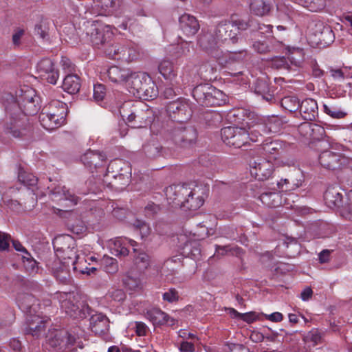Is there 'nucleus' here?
Segmentation results:
<instances>
[{"instance_id":"obj_1","label":"nucleus","mask_w":352,"mask_h":352,"mask_svg":"<svg viewBox=\"0 0 352 352\" xmlns=\"http://www.w3.org/2000/svg\"><path fill=\"white\" fill-rule=\"evenodd\" d=\"M3 106L6 113V121L3 126V134L8 138L22 139L29 136L32 126L20 107L14 101V96L6 94L3 97Z\"/></svg>"},{"instance_id":"obj_2","label":"nucleus","mask_w":352,"mask_h":352,"mask_svg":"<svg viewBox=\"0 0 352 352\" xmlns=\"http://www.w3.org/2000/svg\"><path fill=\"white\" fill-rule=\"evenodd\" d=\"M249 27L254 29V25L250 19H232L231 21H223L214 30V36L210 32H205L200 37V42L211 43L221 41L235 43L239 42L238 31L245 30Z\"/></svg>"},{"instance_id":"obj_3","label":"nucleus","mask_w":352,"mask_h":352,"mask_svg":"<svg viewBox=\"0 0 352 352\" xmlns=\"http://www.w3.org/2000/svg\"><path fill=\"white\" fill-rule=\"evenodd\" d=\"M124 120L132 128H142L151 122L152 111L144 103L127 101L119 109Z\"/></svg>"},{"instance_id":"obj_4","label":"nucleus","mask_w":352,"mask_h":352,"mask_svg":"<svg viewBox=\"0 0 352 352\" xmlns=\"http://www.w3.org/2000/svg\"><path fill=\"white\" fill-rule=\"evenodd\" d=\"M131 177V172L129 164L121 160H116L109 163L103 182L107 187L121 191L129 184Z\"/></svg>"},{"instance_id":"obj_5","label":"nucleus","mask_w":352,"mask_h":352,"mask_svg":"<svg viewBox=\"0 0 352 352\" xmlns=\"http://www.w3.org/2000/svg\"><path fill=\"white\" fill-rule=\"evenodd\" d=\"M54 299L58 301L60 309L74 319L85 318L92 312L91 307L80 301L79 296L74 292H56Z\"/></svg>"},{"instance_id":"obj_6","label":"nucleus","mask_w":352,"mask_h":352,"mask_svg":"<svg viewBox=\"0 0 352 352\" xmlns=\"http://www.w3.org/2000/svg\"><path fill=\"white\" fill-rule=\"evenodd\" d=\"M128 89L134 96L145 100L155 98L159 93L155 83L146 73L134 72L129 81Z\"/></svg>"},{"instance_id":"obj_7","label":"nucleus","mask_w":352,"mask_h":352,"mask_svg":"<svg viewBox=\"0 0 352 352\" xmlns=\"http://www.w3.org/2000/svg\"><path fill=\"white\" fill-rule=\"evenodd\" d=\"M54 248L57 258L64 261L67 265H71L74 271L78 270L81 261H79L76 243L73 237L69 235L60 237L54 243Z\"/></svg>"},{"instance_id":"obj_8","label":"nucleus","mask_w":352,"mask_h":352,"mask_svg":"<svg viewBox=\"0 0 352 352\" xmlns=\"http://www.w3.org/2000/svg\"><path fill=\"white\" fill-rule=\"evenodd\" d=\"M192 96L201 106L219 107L226 103V96L210 84H200L192 90Z\"/></svg>"},{"instance_id":"obj_9","label":"nucleus","mask_w":352,"mask_h":352,"mask_svg":"<svg viewBox=\"0 0 352 352\" xmlns=\"http://www.w3.org/2000/svg\"><path fill=\"white\" fill-rule=\"evenodd\" d=\"M198 134L197 130L191 126L179 124L171 129L168 133V139L177 147L181 148H190L197 141Z\"/></svg>"},{"instance_id":"obj_10","label":"nucleus","mask_w":352,"mask_h":352,"mask_svg":"<svg viewBox=\"0 0 352 352\" xmlns=\"http://www.w3.org/2000/svg\"><path fill=\"white\" fill-rule=\"evenodd\" d=\"M20 94L14 97V101L22 111V113L28 118L37 113L41 108L40 98L36 95L32 89L27 88L25 90L20 89Z\"/></svg>"},{"instance_id":"obj_11","label":"nucleus","mask_w":352,"mask_h":352,"mask_svg":"<svg viewBox=\"0 0 352 352\" xmlns=\"http://www.w3.org/2000/svg\"><path fill=\"white\" fill-rule=\"evenodd\" d=\"M223 142L229 146L241 148L248 144V132L245 127L228 126L221 129Z\"/></svg>"},{"instance_id":"obj_12","label":"nucleus","mask_w":352,"mask_h":352,"mask_svg":"<svg viewBox=\"0 0 352 352\" xmlns=\"http://www.w3.org/2000/svg\"><path fill=\"white\" fill-rule=\"evenodd\" d=\"M320 164L325 169L336 170L342 169L348 164V158L342 153L331 150L322 151L318 157Z\"/></svg>"},{"instance_id":"obj_13","label":"nucleus","mask_w":352,"mask_h":352,"mask_svg":"<svg viewBox=\"0 0 352 352\" xmlns=\"http://www.w3.org/2000/svg\"><path fill=\"white\" fill-rule=\"evenodd\" d=\"M166 111L169 117L177 122L189 120L192 113L189 103L180 99L170 102L166 106Z\"/></svg>"},{"instance_id":"obj_14","label":"nucleus","mask_w":352,"mask_h":352,"mask_svg":"<svg viewBox=\"0 0 352 352\" xmlns=\"http://www.w3.org/2000/svg\"><path fill=\"white\" fill-rule=\"evenodd\" d=\"M76 337L65 329H59L52 331L47 339L50 346L65 351L74 344Z\"/></svg>"},{"instance_id":"obj_15","label":"nucleus","mask_w":352,"mask_h":352,"mask_svg":"<svg viewBox=\"0 0 352 352\" xmlns=\"http://www.w3.org/2000/svg\"><path fill=\"white\" fill-rule=\"evenodd\" d=\"M192 193V188L186 184L171 185L166 188L165 195L169 204L175 208H182L187 195Z\"/></svg>"},{"instance_id":"obj_16","label":"nucleus","mask_w":352,"mask_h":352,"mask_svg":"<svg viewBox=\"0 0 352 352\" xmlns=\"http://www.w3.org/2000/svg\"><path fill=\"white\" fill-rule=\"evenodd\" d=\"M274 170V164L265 158L258 159L250 164V173L255 179L261 181L268 179Z\"/></svg>"},{"instance_id":"obj_17","label":"nucleus","mask_w":352,"mask_h":352,"mask_svg":"<svg viewBox=\"0 0 352 352\" xmlns=\"http://www.w3.org/2000/svg\"><path fill=\"white\" fill-rule=\"evenodd\" d=\"M298 132L306 140L309 141V144L320 141L325 135L324 129L316 123L303 122L298 126Z\"/></svg>"},{"instance_id":"obj_18","label":"nucleus","mask_w":352,"mask_h":352,"mask_svg":"<svg viewBox=\"0 0 352 352\" xmlns=\"http://www.w3.org/2000/svg\"><path fill=\"white\" fill-rule=\"evenodd\" d=\"M36 69L40 76L45 78L48 82L52 85L56 84L59 74L51 59H42L38 63Z\"/></svg>"},{"instance_id":"obj_19","label":"nucleus","mask_w":352,"mask_h":352,"mask_svg":"<svg viewBox=\"0 0 352 352\" xmlns=\"http://www.w3.org/2000/svg\"><path fill=\"white\" fill-rule=\"evenodd\" d=\"M47 321L39 316H28L26 318L25 334L38 338L45 330Z\"/></svg>"},{"instance_id":"obj_20","label":"nucleus","mask_w":352,"mask_h":352,"mask_svg":"<svg viewBox=\"0 0 352 352\" xmlns=\"http://www.w3.org/2000/svg\"><path fill=\"white\" fill-rule=\"evenodd\" d=\"M142 151L146 157L150 160L166 157L168 154V149L157 140H151L146 142L142 146Z\"/></svg>"},{"instance_id":"obj_21","label":"nucleus","mask_w":352,"mask_h":352,"mask_svg":"<svg viewBox=\"0 0 352 352\" xmlns=\"http://www.w3.org/2000/svg\"><path fill=\"white\" fill-rule=\"evenodd\" d=\"M343 197L342 190L338 186H329L324 194L327 206L333 209L342 206Z\"/></svg>"},{"instance_id":"obj_22","label":"nucleus","mask_w":352,"mask_h":352,"mask_svg":"<svg viewBox=\"0 0 352 352\" xmlns=\"http://www.w3.org/2000/svg\"><path fill=\"white\" fill-rule=\"evenodd\" d=\"M179 28L187 37L195 36L200 28L197 19L189 14H184L179 19Z\"/></svg>"},{"instance_id":"obj_23","label":"nucleus","mask_w":352,"mask_h":352,"mask_svg":"<svg viewBox=\"0 0 352 352\" xmlns=\"http://www.w3.org/2000/svg\"><path fill=\"white\" fill-rule=\"evenodd\" d=\"M109 79L114 83L122 84L124 82L129 85V81L134 72L129 69L113 65L110 67L107 72Z\"/></svg>"},{"instance_id":"obj_24","label":"nucleus","mask_w":352,"mask_h":352,"mask_svg":"<svg viewBox=\"0 0 352 352\" xmlns=\"http://www.w3.org/2000/svg\"><path fill=\"white\" fill-rule=\"evenodd\" d=\"M106 155L100 151H88L81 158L83 164L89 168H99L106 163Z\"/></svg>"},{"instance_id":"obj_25","label":"nucleus","mask_w":352,"mask_h":352,"mask_svg":"<svg viewBox=\"0 0 352 352\" xmlns=\"http://www.w3.org/2000/svg\"><path fill=\"white\" fill-rule=\"evenodd\" d=\"M90 327L96 334H105L109 329V318L102 313L93 314L90 318Z\"/></svg>"},{"instance_id":"obj_26","label":"nucleus","mask_w":352,"mask_h":352,"mask_svg":"<svg viewBox=\"0 0 352 352\" xmlns=\"http://www.w3.org/2000/svg\"><path fill=\"white\" fill-rule=\"evenodd\" d=\"M302 118L305 120L312 121L318 114L316 101L311 98H306L300 104L299 109Z\"/></svg>"},{"instance_id":"obj_27","label":"nucleus","mask_w":352,"mask_h":352,"mask_svg":"<svg viewBox=\"0 0 352 352\" xmlns=\"http://www.w3.org/2000/svg\"><path fill=\"white\" fill-rule=\"evenodd\" d=\"M47 267L51 270L54 276L61 281H64L67 279L68 276V270L70 265H67L64 263V261L59 259L58 258H55L52 261L49 259L46 263Z\"/></svg>"},{"instance_id":"obj_28","label":"nucleus","mask_w":352,"mask_h":352,"mask_svg":"<svg viewBox=\"0 0 352 352\" xmlns=\"http://www.w3.org/2000/svg\"><path fill=\"white\" fill-rule=\"evenodd\" d=\"M65 120L63 118L58 115L49 114V113L41 112L39 115V121L43 128L48 131H52L60 127Z\"/></svg>"},{"instance_id":"obj_29","label":"nucleus","mask_w":352,"mask_h":352,"mask_svg":"<svg viewBox=\"0 0 352 352\" xmlns=\"http://www.w3.org/2000/svg\"><path fill=\"white\" fill-rule=\"evenodd\" d=\"M261 201L269 208H276L283 204H287L286 199L283 203L282 195L277 191H265L259 196Z\"/></svg>"},{"instance_id":"obj_30","label":"nucleus","mask_w":352,"mask_h":352,"mask_svg":"<svg viewBox=\"0 0 352 352\" xmlns=\"http://www.w3.org/2000/svg\"><path fill=\"white\" fill-rule=\"evenodd\" d=\"M301 183L302 175L299 170H296L287 178L281 179L280 181L277 183V186L278 188L283 190L289 191L298 188L301 185Z\"/></svg>"},{"instance_id":"obj_31","label":"nucleus","mask_w":352,"mask_h":352,"mask_svg":"<svg viewBox=\"0 0 352 352\" xmlns=\"http://www.w3.org/2000/svg\"><path fill=\"white\" fill-rule=\"evenodd\" d=\"M263 123L260 127H263L264 132L276 133L282 129L287 121L278 116H271L265 118Z\"/></svg>"},{"instance_id":"obj_32","label":"nucleus","mask_w":352,"mask_h":352,"mask_svg":"<svg viewBox=\"0 0 352 352\" xmlns=\"http://www.w3.org/2000/svg\"><path fill=\"white\" fill-rule=\"evenodd\" d=\"M254 92L262 96V98L269 102H274L275 97L274 90L270 87L269 83L263 79H257L255 87Z\"/></svg>"},{"instance_id":"obj_33","label":"nucleus","mask_w":352,"mask_h":352,"mask_svg":"<svg viewBox=\"0 0 352 352\" xmlns=\"http://www.w3.org/2000/svg\"><path fill=\"white\" fill-rule=\"evenodd\" d=\"M80 87V79L76 74H67L63 79L62 87L65 91L70 94H77Z\"/></svg>"},{"instance_id":"obj_34","label":"nucleus","mask_w":352,"mask_h":352,"mask_svg":"<svg viewBox=\"0 0 352 352\" xmlns=\"http://www.w3.org/2000/svg\"><path fill=\"white\" fill-rule=\"evenodd\" d=\"M158 70L165 79L171 82L175 81V83H172L173 86L178 84V82L175 80L177 73L171 61L168 60H162L158 65Z\"/></svg>"},{"instance_id":"obj_35","label":"nucleus","mask_w":352,"mask_h":352,"mask_svg":"<svg viewBox=\"0 0 352 352\" xmlns=\"http://www.w3.org/2000/svg\"><path fill=\"white\" fill-rule=\"evenodd\" d=\"M51 192L58 199H65L70 201L74 205L77 204L80 197L76 195L74 192L70 191L65 186H58L52 189Z\"/></svg>"},{"instance_id":"obj_36","label":"nucleus","mask_w":352,"mask_h":352,"mask_svg":"<svg viewBox=\"0 0 352 352\" xmlns=\"http://www.w3.org/2000/svg\"><path fill=\"white\" fill-rule=\"evenodd\" d=\"M242 113L245 116L243 119L245 128L251 129L252 128H258L263 129V127H260L263 125L265 118L260 117L257 113L252 111H248L247 110H241Z\"/></svg>"},{"instance_id":"obj_37","label":"nucleus","mask_w":352,"mask_h":352,"mask_svg":"<svg viewBox=\"0 0 352 352\" xmlns=\"http://www.w3.org/2000/svg\"><path fill=\"white\" fill-rule=\"evenodd\" d=\"M43 113H49V114L63 116L65 118L67 113V104L58 99L51 100L42 110Z\"/></svg>"},{"instance_id":"obj_38","label":"nucleus","mask_w":352,"mask_h":352,"mask_svg":"<svg viewBox=\"0 0 352 352\" xmlns=\"http://www.w3.org/2000/svg\"><path fill=\"white\" fill-rule=\"evenodd\" d=\"M99 181L100 179L94 177L89 178L84 184H80L76 188L77 194L85 195L89 193L96 194L101 191L100 187L98 185Z\"/></svg>"},{"instance_id":"obj_39","label":"nucleus","mask_w":352,"mask_h":352,"mask_svg":"<svg viewBox=\"0 0 352 352\" xmlns=\"http://www.w3.org/2000/svg\"><path fill=\"white\" fill-rule=\"evenodd\" d=\"M146 317L153 325H162L168 322L170 319L168 314L159 309H153L147 311Z\"/></svg>"},{"instance_id":"obj_40","label":"nucleus","mask_w":352,"mask_h":352,"mask_svg":"<svg viewBox=\"0 0 352 352\" xmlns=\"http://www.w3.org/2000/svg\"><path fill=\"white\" fill-rule=\"evenodd\" d=\"M251 12L258 16H263L269 14L270 5L264 0H252L250 6Z\"/></svg>"},{"instance_id":"obj_41","label":"nucleus","mask_w":352,"mask_h":352,"mask_svg":"<svg viewBox=\"0 0 352 352\" xmlns=\"http://www.w3.org/2000/svg\"><path fill=\"white\" fill-rule=\"evenodd\" d=\"M286 50L287 59L289 60L290 63L296 67H300L304 58L302 50L299 47H290L289 45L287 46Z\"/></svg>"},{"instance_id":"obj_42","label":"nucleus","mask_w":352,"mask_h":352,"mask_svg":"<svg viewBox=\"0 0 352 352\" xmlns=\"http://www.w3.org/2000/svg\"><path fill=\"white\" fill-rule=\"evenodd\" d=\"M103 51L105 56L111 59H122V54H124V47H129V45H102Z\"/></svg>"},{"instance_id":"obj_43","label":"nucleus","mask_w":352,"mask_h":352,"mask_svg":"<svg viewBox=\"0 0 352 352\" xmlns=\"http://www.w3.org/2000/svg\"><path fill=\"white\" fill-rule=\"evenodd\" d=\"M19 307L24 311H31V309L35 305L36 298L30 294H21L17 297Z\"/></svg>"},{"instance_id":"obj_44","label":"nucleus","mask_w":352,"mask_h":352,"mask_svg":"<svg viewBox=\"0 0 352 352\" xmlns=\"http://www.w3.org/2000/svg\"><path fill=\"white\" fill-rule=\"evenodd\" d=\"M195 192L192 189V193L190 195H187L185 199V203H184L183 208H185L188 210H196L199 208L204 204V199L201 197L197 196V197H194Z\"/></svg>"},{"instance_id":"obj_45","label":"nucleus","mask_w":352,"mask_h":352,"mask_svg":"<svg viewBox=\"0 0 352 352\" xmlns=\"http://www.w3.org/2000/svg\"><path fill=\"white\" fill-rule=\"evenodd\" d=\"M280 104L283 108L289 112H295L299 109L300 101L295 96H285L281 99Z\"/></svg>"},{"instance_id":"obj_46","label":"nucleus","mask_w":352,"mask_h":352,"mask_svg":"<svg viewBox=\"0 0 352 352\" xmlns=\"http://www.w3.org/2000/svg\"><path fill=\"white\" fill-rule=\"evenodd\" d=\"M296 2L311 12L322 10L326 6V0H296Z\"/></svg>"},{"instance_id":"obj_47","label":"nucleus","mask_w":352,"mask_h":352,"mask_svg":"<svg viewBox=\"0 0 352 352\" xmlns=\"http://www.w3.org/2000/svg\"><path fill=\"white\" fill-rule=\"evenodd\" d=\"M262 149L265 154H279L280 151L283 150V143L279 140L267 141L262 144Z\"/></svg>"},{"instance_id":"obj_48","label":"nucleus","mask_w":352,"mask_h":352,"mask_svg":"<svg viewBox=\"0 0 352 352\" xmlns=\"http://www.w3.org/2000/svg\"><path fill=\"white\" fill-rule=\"evenodd\" d=\"M19 181L23 185L30 188L36 186L38 178L32 173L21 170L18 175Z\"/></svg>"},{"instance_id":"obj_49","label":"nucleus","mask_w":352,"mask_h":352,"mask_svg":"<svg viewBox=\"0 0 352 352\" xmlns=\"http://www.w3.org/2000/svg\"><path fill=\"white\" fill-rule=\"evenodd\" d=\"M50 23L47 20H41L35 25L34 33L40 36L43 42L48 41Z\"/></svg>"},{"instance_id":"obj_50","label":"nucleus","mask_w":352,"mask_h":352,"mask_svg":"<svg viewBox=\"0 0 352 352\" xmlns=\"http://www.w3.org/2000/svg\"><path fill=\"white\" fill-rule=\"evenodd\" d=\"M124 54L122 55V59L127 61H133L140 57V52L138 45H129L124 47Z\"/></svg>"},{"instance_id":"obj_51","label":"nucleus","mask_w":352,"mask_h":352,"mask_svg":"<svg viewBox=\"0 0 352 352\" xmlns=\"http://www.w3.org/2000/svg\"><path fill=\"white\" fill-rule=\"evenodd\" d=\"M303 341L306 343L312 342L315 346L322 342V335L318 329H313L304 336Z\"/></svg>"},{"instance_id":"obj_52","label":"nucleus","mask_w":352,"mask_h":352,"mask_svg":"<svg viewBox=\"0 0 352 352\" xmlns=\"http://www.w3.org/2000/svg\"><path fill=\"white\" fill-rule=\"evenodd\" d=\"M94 2L96 7L109 13L113 12L116 5V1L114 0H94Z\"/></svg>"},{"instance_id":"obj_53","label":"nucleus","mask_w":352,"mask_h":352,"mask_svg":"<svg viewBox=\"0 0 352 352\" xmlns=\"http://www.w3.org/2000/svg\"><path fill=\"white\" fill-rule=\"evenodd\" d=\"M107 296L115 302H122L126 298V294L122 289H111L108 292Z\"/></svg>"},{"instance_id":"obj_54","label":"nucleus","mask_w":352,"mask_h":352,"mask_svg":"<svg viewBox=\"0 0 352 352\" xmlns=\"http://www.w3.org/2000/svg\"><path fill=\"white\" fill-rule=\"evenodd\" d=\"M135 263L140 269H146L149 265V256L145 252H138L135 256Z\"/></svg>"},{"instance_id":"obj_55","label":"nucleus","mask_w":352,"mask_h":352,"mask_svg":"<svg viewBox=\"0 0 352 352\" xmlns=\"http://www.w3.org/2000/svg\"><path fill=\"white\" fill-rule=\"evenodd\" d=\"M133 226L135 229L140 232V234L142 238L148 236L150 234L151 228L144 221L141 220H135Z\"/></svg>"},{"instance_id":"obj_56","label":"nucleus","mask_w":352,"mask_h":352,"mask_svg":"<svg viewBox=\"0 0 352 352\" xmlns=\"http://www.w3.org/2000/svg\"><path fill=\"white\" fill-rule=\"evenodd\" d=\"M104 270L109 274H114L118 270V262L115 258H107L104 260Z\"/></svg>"},{"instance_id":"obj_57","label":"nucleus","mask_w":352,"mask_h":352,"mask_svg":"<svg viewBox=\"0 0 352 352\" xmlns=\"http://www.w3.org/2000/svg\"><path fill=\"white\" fill-rule=\"evenodd\" d=\"M106 95V88L102 84L95 85L94 87V98L96 101L103 100Z\"/></svg>"},{"instance_id":"obj_58","label":"nucleus","mask_w":352,"mask_h":352,"mask_svg":"<svg viewBox=\"0 0 352 352\" xmlns=\"http://www.w3.org/2000/svg\"><path fill=\"white\" fill-rule=\"evenodd\" d=\"M248 132V141H251L252 142H257L262 140V133L261 131L264 132L263 129H259L258 128H252L251 129H247Z\"/></svg>"},{"instance_id":"obj_59","label":"nucleus","mask_w":352,"mask_h":352,"mask_svg":"<svg viewBox=\"0 0 352 352\" xmlns=\"http://www.w3.org/2000/svg\"><path fill=\"white\" fill-rule=\"evenodd\" d=\"M323 107L324 111L333 118H342L346 116L344 112L330 107L327 104H324Z\"/></svg>"},{"instance_id":"obj_60","label":"nucleus","mask_w":352,"mask_h":352,"mask_svg":"<svg viewBox=\"0 0 352 352\" xmlns=\"http://www.w3.org/2000/svg\"><path fill=\"white\" fill-rule=\"evenodd\" d=\"M11 236L6 232L0 231V251L8 250L10 248Z\"/></svg>"},{"instance_id":"obj_61","label":"nucleus","mask_w":352,"mask_h":352,"mask_svg":"<svg viewBox=\"0 0 352 352\" xmlns=\"http://www.w3.org/2000/svg\"><path fill=\"white\" fill-rule=\"evenodd\" d=\"M272 65L277 69H289V65L285 56L274 58L272 60Z\"/></svg>"},{"instance_id":"obj_62","label":"nucleus","mask_w":352,"mask_h":352,"mask_svg":"<svg viewBox=\"0 0 352 352\" xmlns=\"http://www.w3.org/2000/svg\"><path fill=\"white\" fill-rule=\"evenodd\" d=\"M144 210H145V212H146V215H148L149 217H153L154 215L157 214L162 210V208L158 204H155L153 202H149L145 206Z\"/></svg>"},{"instance_id":"obj_63","label":"nucleus","mask_w":352,"mask_h":352,"mask_svg":"<svg viewBox=\"0 0 352 352\" xmlns=\"http://www.w3.org/2000/svg\"><path fill=\"white\" fill-rule=\"evenodd\" d=\"M226 352H249L248 348L240 344H228L225 349Z\"/></svg>"},{"instance_id":"obj_64","label":"nucleus","mask_w":352,"mask_h":352,"mask_svg":"<svg viewBox=\"0 0 352 352\" xmlns=\"http://www.w3.org/2000/svg\"><path fill=\"white\" fill-rule=\"evenodd\" d=\"M163 299L168 302L177 301L179 299L177 291L174 288L170 289L163 294Z\"/></svg>"}]
</instances>
